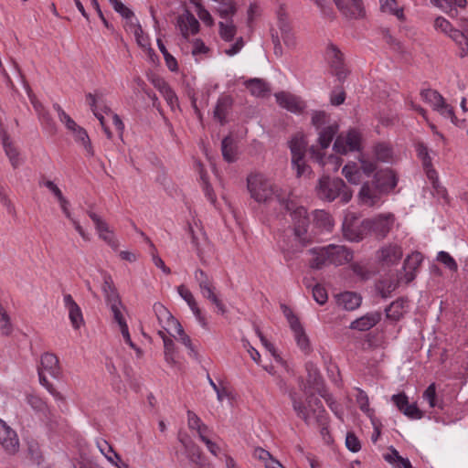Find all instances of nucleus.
I'll return each instance as SVG.
<instances>
[{
	"label": "nucleus",
	"instance_id": "nucleus-1",
	"mask_svg": "<svg viewBox=\"0 0 468 468\" xmlns=\"http://www.w3.org/2000/svg\"><path fill=\"white\" fill-rule=\"evenodd\" d=\"M247 188L250 197L256 202L266 203L276 199L289 213L292 218L294 240L299 245V249H293L292 252L299 251L313 242V235L308 231L309 218L303 207L286 198L283 191L262 174L250 175L247 177Z\"/></svg>",
	"mask_w": 468,
	"mask_h": 468
},
{
	"label": "nucleus",
	"instance_id": "nucleus-2",
	"mask_svg": "<svg viewBox=\"0 0 468 468\" xmlns=\"http://www.w3.org/2000/svg\"><path fill=\"white\" fill-rule=\"evenodd\" d=\"M276 26L271 27L270 34L273 44V53L277 58L283 56V48L282 41L289 50H295L298 46V39L289 19L286 7L280 5L275 11Z\"/></svg>",
	"mask_w": 468,
	"mask_h": 468
},
{
	"label": "nucleus",
	"instance_id": "nucleus-3",
	"mask_svg": "<svg viewBox=\"0 0 468 468\" xmlns=\"http://www.w3.org/2000/svg\"><path fill=\"white\" fill-rule=\"evenodd\" d=\"M308 253L312 257L309 266L315 270H320L327 265H344L353 259L352 250L346 246L336 244L313 248L308 250Z\"/></svg>",
	"mask_w": 468,
	"mask_h": 468
},
{
	"label": "nucleus",
	"instance_id": "nucleus-4",
	"mask_svg": "<svg viewBox=\"0 0 468 468\" xmlns=\"http://www.w3.org/2000/svg\"><path fill=\"white\" fill-rule=\"evenodd\" d=\"M292 408L297 416L304 420L307 425L318 424L325 425V410L320 399L314 396L307 398V406H304L300 400L291 395Z\"/></svg>",
	"mask_w": 468,
	"mask_h": 468
},
{
	"label": "nucleus",
	"instance_id": "nucleus-5",
	"mask_svg": "<svg viewBox=\"0 0 468 468\" xmlns=\"http://www.w3.org/2000/svg\"><path fill=\"white\" fill-rule=\"evenodd\" d=\"M316 193L319 198L329 202L340 197L343 203H347L352 198V191L341 178L322 177L316 186Z\"/></svg>",
	"mask_w": 468,
	"mask_h": 468
},
{
	"label": "nucleus",
	"instance_id": "nucleus-6",
	"mask_svg": "<svg viewBox=\"0 0 468 468\" xmlns=\"http://www.w3.org/2000/svg\"><path fill=\"white\" fill-rule=\"evenodd\" d=\"M38 377L40 384L45 387L49 393H57L53 385L48 380L47 376L57 378L60 375L59 361L56 355L45 353L41 356L40 366L38 367Z\"/></svg>",
	"mask_w": 468,
	"mask_h": 468
},
{
	"label": "nucleus",
	"instance_id": "nucleus-7",
	"mask_svg": "<svg viewBox=\"0 0 468 468\" xmlns=\"http://www.w3.org/2000/svg\"><path fill=\"white\" fill-rule=\"evenodd\" d=\"M194 277L198 284L201 295L214 304L220 314H225L227 308L223 302L218 298L212 280L201 269L196 270Z\"/></svg>",
	"mask_w": 468,
	"mask_h": 468
},
{
	"label": "nucleus",
	"instance_id": "nucleus-8",
	"mask_svg": "<svg viewBox=\"0 0 468 468\" xmlns=\"http://www.w3.org/2000/svg\"><path fill=\"white\" fill-rule=\"evenodd\" d=\"M307 141L302 133L293 135L289 142V147L292 153V165L293 168L296 169L297 176H302L309 172V166H307L303 161Z\"/></svg>",
	"mask_w": 468,
	"mask_h": 468
},
{
	"label": "nucleus",
	"instance_id": "nucleus-9",
	"mask_svg": "<svg viewBox=\"0 0 468 468\" xmlns=\"http://www.w3.org/2000/svg\"><path fill=\"white\" fill-rule=\"evenodd\" d=\"M422 100L429 103L431 108L438 112L441 116L446 119H450L452 122H455V115L453 108L445 101V99L436 90L427 89L420 92Z\"/></svg>",
	"mask_w": 468,
	"mask_h": 468
},
{
	"label": "nucleus",
	"instance_id": "nucleus-10",
	"mask_svg": "<svg viewBox=\"0 0 468 468\" xmlns=\"http://www.w3.org/2000/svg\"><path fill=\"white\" fill-rule=\"evenodd\" d=\"M394 223V215L387 213L363 220L362 227L367 229V231L374 233L378 238L384 239L393 228Z\"/></svg>",
	"mask_w": 468,
	"mask_h": 468
},
{
	"label": "nucleus",
	"instance_id": "nucleus-11",
	"mask_svg": "<svg viewBox=\"0 0 468 468\" xmlns=\"http://www.w3.org/2000/svg\"><path fill=\"white\" fill-rule=\"evenodd\" d=\"M325 59L334 74L339 81H344L348 75V69L345 63L344 54L334 44L330 43L325 49Z\"/></svg>",
	"mask_w": 468,
	"mask_h": 468
},
{
	"label": "nucleus",
	"instance_id": "nucleus-12",
	"mask_svg": "<svg viewBox=\"0 0 468 468\" xmlns=\"http://www.w3.org/2000/svg\"><path fill=\"white\" fill-rule=\"evenodd\" d=\"M361 137L356 130H350L346 135H339L334 143V150L341 154H345L349 151L359 149Z\"/></svg>",
	"mask_w": 468,
	"mask_h": 468
},
{
	"label": "nucleus",
	"instance_id": "nucleus-13",
	"mask_svg": "<svg viewBox=\"0 0 468 468\" xmlns=\"http://www.w3.org/2000/svg\"><path fill=\"white\" fill-rule=\"evenodd\" d=\"M343 234L350 241H359L367 229L362 227L360 221L354 214H347L343 221Z\"/></svg>",
	"mask_w": 468,
	"mask_h": 468
},
{
	"label": "nucleus",
	"instance_id": "nucleus-14",
	"mask_svg": "<svg viewBox=\"0 0 468 468\" xmlns=\"http://www.w3.org/2000/svg\"><path fill=\"white\" fill-rule=\"evenodd\" d=\"M339 12L349 19H357L365 16L362 0H332Z\"/></svg>",
	"mask_w": 468,
	"mask_h": 468
},
{
	"label": "nucleus",
	"instance_id": "nucleus-15",
	"mask_svg": "<svg viewBox=\"0 0 468 468\" xmlns=\"http://www.w3.org/2000/svg\"><path fill=\"white\" fill-rule=\"evenodd\" d=\"M0 444L6 452L14 454L18 451L19 441L16 431L0 419Z\"/></svg>",
	"mask_w": 468,
	"mask_h": 468
},
{
	"label": "nucleus",
	"instance_id": "nucleus-16",
	"mask_svg": "<svg viewBox=\"0 0 468 468\" xmlns=\"http://www.w3.org/2000/svg\"><path fill=\"white\" fill-rule=\"evenodd\" d=\"M89 217L93 221L99 237L113 249H117L118 243L113 232L110 229L108 224L96 213L91 210L88 212Z\"/></svg>",
	"mask_w": 468,
	"mask_h": 468
},
{
	"label": "nucleus",
	"instance_id": "nucleus-17",
	"mask_svg": "<svg viewBox=\"0 0 468 468\" xmlns=\"http://www.w3.org/2000/svg\"><path fill=\"white\" fill-rule=\"evenodd\" d=\"M383 192L374 181L372 183H364L358 193L359 202L362 205L373 207L379 202Z\"/></svg>",
	"mask_w": 468,
	"mask_h": 468
},
{
	"label": "nucleus",
	"instance_id": "nucleus-18",
	"mask_svg": "<svg viewBox=\"0 0 468 468\" xmlns=\"http://www.w3.org/2000/svg\"><path fill=\"white\" fill-rule=\"evenodd\" d=\"M277 103L283 109L293 112L301 113L305 108V102L293 94L282 91L275 94Z\"/></svg>",
	"mask_w": 468,
	"mask_h": 468
},
{
	"label": "nucleus",
	"instance_id": "nucleus-19",
	"mask_svg": "<svg viewBox=\"0 0 468 468\" xmlns=\"http://www.w3.org/2000/svg\"><path fill=\"white\" fill-rule=\"evenodd\" d=\"M178 294L186 302L190 310L192 311L195 318L198 322V324L205 329L207 328V321L206 316L202 314L201 309L198 307V304L193 295V293L185 286L179 285L177 287Z\"/></svg>",
	"mask_w": 468,
	"mask_h": 468
},
{
	"label": "nucleus",
	"instance_id": "nucleus-20",
	"mask_svg": "<svg viewBox=\"0 0 468 468\" xmlns=\"http://www.w3.org/2000/svg\"><path fill=\"white\" fill-rule=\"evenodd\" d=\"M377 253L378 259L387 265L397 264L403 255L401 247L395 243L384 245Z\"/></svg>",
	"mask_w": 468,
	"mask_h": 468
},
{
	"label": "nucleus",
	"instance_id": "nucleus-21",
	"mask_svg": "<svg viewBox=\"0 0 468 468\" xmlns=\"http://www.w3.org/2000/svg\"><path fill=\"white\" fill-rule=\"evenodd\" d=\"M157 320L164 330L170 333L177 324H180L169 310L160 303H155L153 306Z\"/></svg>",
	"mask_w": 468,
	"mask_h": 468
},
{
	"label": "nucleus",
	"instance_id": "nucleus-22",
	"mask_svg": "<svg viewBox=\"0 0 468 468\" xmlns=\"http://www.w3.org/2000/svg\"><path fill=\"white\" fill-rule=\"evenodd\" d=\"M177 27L180 29L182 36L186 39L190 35H195L199 30V22L188 11L177 17Z\"/></svg>",
	"mask_w": 468,
	"mask_h": 468
},
{
	"label": "nucleus",
	"instance_id": "nucleus-23",
	"mask_svg": "<svg viewBox=\"0 0 468 468\" xmlns=\"http://www.w3.org/2000/svg\"><path fill=\"white\" fill-rule=\"evenodd\" d=\"M232 105L233 99L229 95L223 94L218 99L213 115L220 124H225L227 122V117L230 112Z\"/></svg>",
	"mask_w": 468,
	"mask_h": 468
},
{
	"label": "nucleus",
	"instance_id": "nucleus-24",
	"mask_svg": "<svg viewBox=\"0 0 468 468\" xmlns=\"http://www.w3.org/2000/svg\"><path fill=\"white\" fill-rule=\"evenodd\" d=\"M63 300L65 307L69 311V318L73 328L79 329L83 324V316L80 306L70 294H65Z\"/></svg>",
	"mask_w": 468,
	"mask_h": 468
},
{
	"label": "nucleus",
	"instance_id": "nucleus-25",
	"mask_svg": "<svg viewBox=\"0 0 468 468\" xmlns=\"http://www.w3.org/2000/svg\"><path fill=\"white\" fill-rule=\"evenodd\" d=\"M374 182L384 192L393 189L397 186V178L390 169L379 170L374 176Z\"/></svg>",
	"mask_w": 468,
	"mask_h": 468
},
{
	"label": "nucleus",
	"instance_id": "nucleus-26",
	"mask_svg": "<svg viewBox=\"0 0 468 468\" xmlns=\"http://www.w3.org/2000/svg\"><path fill=\"white\" fill-rule=\"evenodd\" d=\"M97 446L100 452L105 456V458L117 468H129V464L122 460L121 456L106 441H98Z\"/></svg>",
	"mask_w": 468,
	"mask_h": 468
},
{
	"label": "nucleus",
	"instance_id": "nucleus-27",
	"mask_svg": "<svg viewBox=\"0 0 468 468\" xmlns=\"http://www.w3.org/2000/svg\"><path fill=\"white\" fill-rule=\"evenodd\" d=\"M187 232L191 238V243L193 244L198 258L203 261L205 252L204 247L207 244L206 234L200 229L196 230L191 224L188 225Z\"/></svg>",
	"mask_w": 468,
	"mask_h": 468
},
{
	"label": "nucleus",
	"instance_id": "nucleus-28",
	"mask_svg": "<svg viewBox=\"0 0 468 468\" xmlns=\"http://www.w3.org/2000/svg\"><path fill=\"white\" fill-rule=\"evenodd\" d=\"M339 130V126L336 122L324 126L323 129L317 130L318 138L317 142L320 146V151L327 149L333 139L336 136Z\"/></svg>",
	"mask_w": 468,
	"mask_h": 468
},
{
	"label": "nucleus",
	"instance_id": "nucleus-29",
	"mask_svg": "<svg viewBox=\"0 0 468 468\" xmlns=\"http://www.w3.org/2000/svg\"><path fill=\"white\" fill-rule=\"evenodd\" d=\"M420 160L426 176L428 179L431 181L433 188L436 190L438 195L444 197L446 195V190L444 187L440 186L438 174L432 166L431 156L428 155Z\"/></svg>",
	"mask_w": 468,
	"mask_h": 468
},
{
	"label": "nucleus",
	"instance_id": "nucleus-30",
	"mask_svg": "<svg viewBox=\"0 0 468 468\" xmlns=\"http://www.w3.org/2000/svg\"><path fill=\"white\" fill-rule=\"evenodd\" d=\"M336 303L345 310L353 311L360 306L361 297L356 292H345L336 295Z\"/></svg>",
	"mask_w": 468,
	"mask_h": 468
},
{
	"label": "nucleus",
	"instance_id": "nucleus-31",
	"mask_svg": "<svg viewBox=\"0 0 468 468\" xmlns=\"http://www.w3.org/2000/svg\"><path fill=\"white\" fill-rule=\"evenodd\" d=\"M311 157L314 161L322 166L332 165V169L337 171L342 164V160L335 155H329L325 158L324 154L320 150H317L315 146L310 148Z\"/></svg>",
	"mask_w": 468,
	"mask_h": 468
},
{
	"label": "nucleus",
	"instance_id": "nucleus-32",
	"mask_svg": "<svg viewBox=\"0 0 468 468\" xmlns=\"http://www.w3.org/2000/svg\"><path fill=\"white\" fill-rule=\"evenodd\" d=\"M423 260V257L420 252H412L410 255H409L403 264V268L406 271L405 273V279L407 282H410L414 280L415 274L414 271L419 268L421 261Z\"/></svg>",
	"mask_w": 468,
	"mask_h": 468
},
{
	"label": "nucleus",
	"instance_id": "nucleus-33",
	"mask_svg": "<svg viewBox=\"0 0 468 468\" xmlns=\"http://www.w3.org/2000/svg\"><path fill=\"white\" fill-rule=\"evenodd\" d=\"M380 320V314L378 313L367 314L360 318L356 319L350 324V328L358 331H367L375 326Z\"/></svg>",
	"mask_w": 468,
	"mask_h": 468
},
{
	"label": "nucleus",
	"instance_id": "nucleus-34",
	"mask_svg": "<svg viewBox=\"0 0 468 468\" xmlns=\"http://www.w3.org/2000/svg\"><path fill=\"white\" fill-rule=\"evenodd\" d=\"M218 5L216 9L218 16L225 20L232 19L238 11L235 0H217Z\"/></svg>",
	"mask_w": 468,
	"mask_h": 468
},
{
	"label": "nucleus",
	"instance_id": "nucleus-35",
	"mask_svg": "<svg viewBox=\"0 0 468 468\" xmlns=\"http://www.w3.org/2000/svg\"><path fill=\"white\" fill-rule=\"evenodd\" d=\"M101 274L103 280L101 290L104 294L106 303L120 298L112 276L105 271L101 272Z\"/></svg>",
	"mask_w": 468,
	"mask_h": 468
},
{
	"label": "nucleus",
	"instance_id": "nucleus-36",
	"mask_svg": "<svg viewBox=\"0 0 468 468\" xmlns=\"http://www.w3.org/2000/svg\"><path fill=\"white\" fill-rule=\"evenodd\" d=\"M0 137L2 144L6 155L8 156L12 165L16 167L19 165L18 153L9 141L7 133L0 126Z\"/></svg>",
	"mask_w": 468,
	"mask_h": 468
},
{
	"label": "nucleus",
	"instance_id": "nucleus-37",
	"mask_svg": "<svg viewBox=\"0 0 468 468\" xmlns=\"http://www.w3.org/2000/svg\"><path fill=\"white\" fill-rule=\"evenodd\" d=\"M253 457L261 461L265 468H285L278 460L261 447H257L253 451Z\"/></svg>",
	"mask_w": 468,
	"mask_h": 468
},
{
	"label": "nucleus",
	"instance_id": "nucleus-38",
	"mask_svg": "<svg viewBox=\"0 0 468 468\" xmlns=\"http://www.w3.org/2000/svg\"><path fill=\"white\" fill-rule=\"evenodd\" d=\"M246 88L256 97H265L270 92L269 85L261 79H250L245 81Z\"/></svg>",
	"mask_w": 468,
	"mask_h": 468
},
{
	"label": "nucleus",
	"instance_id": "nucleus-39",
	"mask_svg": "<svg viewBox=\"0 0 468 468\" xmlns=\"http://www.w3.org/2000/svg\"><path fill=\"white\" fill-rule=\"evenodd\" d=\"M384 459L393 465L394 468H412L410 460L400 456L399 452L393 447H390L388 452L384 454Z\"/></svg>",
	"mask_w": 468,
	"mask_h": 468
},
{
	"label": "nucleus",
	"instance_id": "nucleus-40",
	"mask_svg": "<svg viewBox=\"0 0 468 468\" xmlns=\"http://www.w3.org/2000/svg\"><path fill=\"white\" fill-rule=\"evenodd\" d=\"M71 133H73L75 141L83 147L87 154L89 156H92L94 154V151L87 132L82 127L78 126L77 128H74Z\"/></svg>",
	"mask_w": 468,
	"mask_h": 468
},
{
	"label": "nucleus",
	"instance_id": "nucleus-41",
	"mask_svg": "<svg viewBox=\"0 0 468 468\" xmlns=\"http://www.w3.org/2000/svg\"><path fill=\"white\" fill-rule=\"evenodd\" d=\"M467 29L464 28V32H461V30H452L450 33V37L458 45L460 48V56L464 57L468 54V33H466Z\"/></svg>",
	"mask_w": 468,
	"mask_h": 468
},
{
	"label": "nucleus",
	"instance_id": "nucleus-42",
	"mask_svg": "<svg viewBox=\"0 0 468 468\" xmlns=\"http://www.w3.org/2000/svg\"><path fill=\"white\" fill-rule=\"evenodd\" d=\"M379 4L382 12L395 16L401 21L405 19L403 8L398 7L396 0H379Z\"/></svg>",
	"mask_w": 468,
	"mask_h": 468
},
{
	"label": "nucleus",
	"instance_id": "nucleus-43",
	"mask_svg": "<svg viewBox=\"0 0 468 468\" xmlns=\"http://www.w3.org/2000/svg\"><path fill=\"white\" fill-rule=\"evenodd\" d=\"M405 301L402 299L392 302L386 309V315L388 318L398 321L399 320L404 313Z\"/></svg>",
	"mask_w": 468,
	"mask_h": 468
},
{
	"label": "nucleus",
	"instance_id": "nucleus-44",
	"mask_svg": "<svg viewBox=\"0 0 468 468\" xmlns=\"http://www.w3.org/2000/svg\"><path fill=\"white\" fill-rule=\"evenodd\" d=\"M292 331L293 332L295 341L301 350L304 353H309L311 351L310 341L302 324L292 328Z\"/></svg>",
	"mask_w": 468,
	"mask_h": 468
},
{
	"label": "nucleus",
	"instance_id": "nucleus-45",
	"mask_svg": "<svg viewBox=\"0 0 468 468\" xmlns=\"http://www.w3.org/2000/svg\"><path fill=\"white\" fill-rule=\"evenodd\" d=\"M221 151L223 158L229 162L232 163L236 160L237 151L234 145V141L230 136L225 137L221 142Z\"/></svg>",
	"mask_w": 468,
	"mask_h": 468
},
{
	"label": "nucleus",
	"instance_id": "nucleus-46",
	"mask_svg": "<svg viewBox=\"0 0 468 468\" xmlns=\"http://www.w3.org/2000/svg\"><path fill=\"white\" fill-rule=\"evenodd\" d=\"M342 174L351 184L357 185L361 181L360 168L355 163L346 164L342 169Z\"/></svg>",
	"mask_w": 468,
	"mask_h": 468
},
{
	"label": "nucleus",
	"instance_id": "nucleus-47",
	"mask_svg": "<svg viewBox=\"0 0 468 468\" xmlns=\"http://www.w3.org/2000/svg\"><path fill=\"white\" fill-rule=\"evenodd\" d=\"M466 0H439L435 5L440 7L445 13L454 16L457 14V7H464Z\"/></svg>",
	"mask_w": 468,
	"mask_h": 468
},
{
	"label": "nucleus",
	"instance_id": "nucleus-48",
	"mask_svg": "<svg viewBox=\"0 0 468 468\" xmlns=\"http://www.w3.org/2000/svg\"><path fill=\"white\" fill-rule=\"evenodd\" d=\"M314 223L316 227L330 230L333 227V219L330 214L324 210H315L314 212Z\"/></svg>",
	"mask_w": 468,
	"mask_h": 468
},
{
	"label": "nucleus",
	"instance_id": "nucleus-49",
	"mask_svg": "<svg viewBox=\"0 0 468 468\" xmlns=\"http://www.w3.org/2000/svg\"><path fill=\"white\" fill-rule=\"evenodd\" d=\"M357 394L356 397V403L359 409L370 419L374 416V410L369 407V399L367 394L361 388H356Z\"/></svg>",
	"mask_w": 468,
	"mask_h": 468
},
{
	"label": "nucleus",
	"instance_id": "nucleus-50",
	"mask_svg": "<svg viewBox=\"0 0 468 468\" xmlns=\"http://www.w3.org/2000/svg\"><path fill=\"white\" fill-rule=\"evenodd\" d=\"M107 304L110 306L111 311L113 314V318L119 324L120 329L122 328L123 324H127L122 314V309L123 308V305L122 303L121 298L108 302Z\"/></svg>",
	"mask_w": 468,
	"mask_h": 468
},
{
	"label": "nucleus",
	"instance_id": "nucleus-51",
	"mask_svg": "<svg viewBox=\"0 0 468 468\" xmlns=\"http://www.w3.org/2000/svg\"><path fill=\"white\" fill-rule=\"evenodd\" d=\"M107 304L110 306L111 311L113 314V318L119 324L120 329L122 328L123 324H127L122 314V309L123 308V305L122 303L121 298L108 302Z\"/></svg>",
	"mask_w": 468,
	"mask_h": 468
},
{
	"label": "nucleus",
	"instance_id": "nucleus-52",
	"mask_svg": "<svg viewBox=\"0 0 468 468\" xmlns=\"http://www.w3.org/2000/svg\"><path fill=\"white\" fill-rule=\"evenodd\" d=\"M219 35L226 41H231L236 35L237 27L232 19L219 22Z\"/></svg>",
	"mask_w": 468,
	"mask_h": 468
},
{
	"label": "nucleus",
	"instance_id": "nucleus-53",
	"mask_svg": "<svg viewBox=\"0 0 468 468\" xmlns=\"http://www.w3.org/2000/svg\"><path fill=\"white\" fill-rule=\"evenodd\" d=\"M311 122L316 130L323 129L324 126L334 123L330 122V116L325 112L323 111L314 112L312 113Z\"/></svg>",
	"mask_w": 468,
	"mask_h": 468
},
{
	"label": "nucleus",
	"instance_id": "nucleus-54",
	"mask_svg": "<svg viewBox=\"0 0 468 468\" xmlns=\"http://www.w3.org/2000/svg\"><path fill=\"white\" fill-rule=\"evenodd\" d=\"M157 46H158V48L159 50L161 51V53L163 54L164 56V58H165V64L167 66V68L171 70V71H176L178 69V65H177V61L176 59L168 52V50L166 49L165 44L162 42L161 39H157Z\"/></svg>",
	"mask_w": 468,
	"mask_h": 468
},
{
	"label": "nucleus",
	"instance_id": "nucleus-55",
	"mask_svg": "<svg viewBox=\"0 0 468 468\" xmlns=\"http://www.w3.org/2000/svg\"><path fill=\"white\" fill-rule=\"evenodd\" d=\"M174 330L178 335L181 343L189 350V355L196 358L197 356V353L192 345L190 337L185 333L181 324H177Z\"/></svg>",
	"mask_w": 468,
	"mask_h": 468
},
{
	"label": "nucleus",
	"instance_id": "nucleus-56",
	"mask_svg": "<svg viewBox=\"0 0 468 468\" xmlns=\"http://www.w3.org/2000/svg\"><path fill=\"white\" fill-rule=\"evenodd\" d=\"M179 441L183 444L185 449L188 452L190 461L195 463H197L200 459L199 449L194 443H192V441L188 439H184L182 437H179Z\"/></svg>",
	"mask_w": 468,
	"mask_h": 468
},
{
	"label": "nucleus",
	"instance_id": "nucleus-57",
	"mask_svg": "<svg viewBox=\"0 0 468 468\" xmlns=\"http://www.w3.org/2000/svg\"><path fill=\"white\" fill-rule=\"evenodd\" d=\"M164 353L165 361L171 366L176 365V347L174 341L171 338H165Z\"/></svg>",
	"mask_w": 468,
	"mask_h": 468
},
{
	"label": "nucleus",
	"instance_id": "nucleus-58",
	"mask_svg": "<svg viewBox=\"0 0 468 468\" xmlns=\"http://www.w3.org/2000/svg\"><path fill=\"white\" fill-rule=\"evenodd\" d=\"M375 155L378 160L388 162L392 157V150L388 144H378L375 147Z\"/></svg>",
	"mask_w": 468,
	"mask_h": 468
},
{
	"label": "nucleus",
	"instance_id": "nucleus-59",
	"mask_svg": "<svg viewBox=\"0 0 468 468\" xmlns=\"http://www.w3.org/2000/svg\"><path fill=\"white\" fill-rule=\"evenodd\" d=\"M54 109L57 111L58 114V118L61 122H63L66 127L71 132L74 128H77L79 125L71 119L69 115H68L62 108L58 104H54Z\"/></svg>",
	"mask_w": 468,
	"mask_h": 468
},
{
	"label": "nucleus",
	"instance_id": "nucleus-60",
	"mask_svg": "<svg viewBox=\"0 0 468 468\" xmlns=\"http://www.w3.org/2000/svg\"><path fill=\"white\" fill-rule=\"evenodd\" d=\"M109 3L112 6L115 12L120 14L124 19L131 18L133 16V12L128 8L122 1L120 0H109Z\"/></svg>",
	"mask_w": 468,
	"mask_h": 468
},
{
	"label": "nucleus",
	"instance_id": "nucleus-61",
	"mask_svg": "<svg viewBox=\"0 0 468 468\" xmlns=\"http://www.w3.org/2000/svg\"><path fill=\"white\" fill-rule=\"evenodd\" d=\"M437 261L445 265L451 271H457L458 265L455 260L446 251H440L437 254Z\"/></svg>",
	"mask_w": 468,
	"mask_h": 468
},
{
	"label": "nucleus",
	"instance_id": "nucleus-62",
	"mask_svg": "<svg viewBox=\"0 0 468 468\" xmlns=\"http://www.w3.org/2000/svg\"><path fill=\"white\" fill-rule=\"evenodd\" d=\"M306 369L308 371L307 382L312 386H318L320 384L321 376L317 367L314 364L308 363Z\"/></svg>",
	"mask_w": 468,
	"mask_h": 468
},
{
	"label": "nucleus",
	"instance_id": "nucleus-63",
	"mask_svg": "<svg viewBox=\"0 0 468 468\" xmlns=\"http://www.w3.org/2000/svg\"><path fill=\"white\" fill-rule=\"evenodd\" d=\"M312 292L314 301L320 305H323L327 302V292L322 285L315 284L312 289Z\"/></svg>",
	"mask_w": 468,
	"mask_h": 468
},
{
	"label": "nucleus",
	"instance_id": "nucleus-64",
	"mask_svg": "<svg viewBox=\"0 0 468 468\" xmlns=\"http://www.w3.org/2000/svg\"><path fill=\"white\" fill-rule=\"evenodd\" d=\"M346 445L352 452H357L361 449L360 441L352 432H348L346 437Z\"/></svg>",
	"mask_w": 468,
	"mask_h": 468
}]
</instances>
